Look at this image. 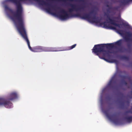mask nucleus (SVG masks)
I'll return each mask as SVG.
<instances>
[{
	"instance_id": "393cba45",
	"label": "nucleus",
	"mask_w": 132,
	"mask_h": 132,
	"mask_svg": "<svg viewBox=\"0 0 132 132\" xmlns=\"http://www.w3.org/2000/svg\"><path fill=\"white\" fill-rule=\"evenodd\" d=\"M80 2H84V0H79Z\"/></svg>"
},
{
	"instance_id": "dca6fc26",
	"label": "nucleus",
	"mask_w": 132,
	"mask_h": 132,
	"mask_svg": "<svg viewBox=\"0 0 132 132\" xmlns=\"http://www.w3.org/2000/svg\"><path fill=\"white\" fill-rule=\"evenodd\" d=\"M121 58L122 59L127 60H129V57L125 56H122L121 57Z\"/></svg>"
},
{
	"instance_id": "cd10ccee",
	"label": "nucleus",
	"mask_w": 132,
	"mask_h": 132,
	"mask_svg": "<svg viewBox=\"0 0 132 132\" xmlns=\"http://www.w3.org/2000/svg\"><path fill=\"white\" fill-rule=\"evenodd\" d=\"M113 18L114 19H116L117 18H118L117 17H114Z\"/></svg>"
},
{
	"instance_id": "9b49d317",
	"label": "nucleus",
	"mask_w": 132,
	"mask_h": 132,
	"mask_svg": "<svg viewBox=\"0 0 132 132\" xmlns=\"http://www.w3.org/2000/svg\"><path fill=\"white\" fill-rule=\"evenodd\" d=\"M132 1V0H118V2L123 5H125Z\"/></svg>"
},
{
	"instance_id": "7c9ffc66",
	"label": "nucleus",
	"mask_w": 132,
	"mask_h": 132,
	"mask_svg": "<svg viewBox=\"0 0 132 132\" xmlns=\"http://www.w3.org/2000/svg\"><path fill=\"white\" fill-rule=\"evenodd\" d=\"M131 113L132 114V112H131Z\"/></svg>"
},
{
	"instance_id": "f3484780",
	"label": "nucleus",
	"mask_w": 132,
	"mask_h": 132,
	"mask_svg": "<svg viewBox=\"0 0 132 132\" xmlns=\"http://www.w3.org/2000/svg\"><path fill=\"white\" fill-rule=\"evenodd\" d=\"M113 9L112 7V6H110L109 8L107 9V12L109 13H110L111 12L110 11V10L111 9Z\"/></svg>"
},
{
	"instance_id": "c756f323",
	"label": "nucleus",
	"mask_w": 132,
	"mask_h": 132,
	"mask_svg": "<svg viewBox=\"0 0 132 132\" xmlns=\"http://www.w3.org/2000/svg\"><path fill=\"white\" fill-rule=\"evenodd\" d=\"M130 98H132V97H130Z\"/></svg>"
},
{
	"instance_id": "39448f33",
	"label": "nucleus",
	"mask_w": 132,
	"mask_h": 132,
	"mask_svg": "<svg viewBox=\"0 0 132 132\" xmlns=\"http://www.w3.org/2000/svg\"><path fill=\"white\" fill-rule=\"evenodd\" d=\"M93 16H95L96 18V19H95V20H97L99 21V22L98 23L94 22V23H99L100 25L101 26L103 25V27L104 28L110 29H111L116 30V28L114 27H113L111 26H109V25H108L105 22H100L101 21V19H100L98 17H96L95 15H94Z\"/></svg>"
},
{
	"instance_id": "a211bd4d",
	"label": "nucleus",
	"mask_w": 132,
	"mask_h": 132,
	"mask_svg": "<svg viewBox=\"0 0 132 132\" xmlns=\"http://www.w3.org/2000/svg\"><path fill=\"white\" fill-rule=\"evenodd\" d=\"M127 46L129 50H130L131 49V45L130 44H128Z\"/></svg>"
},
{
	"instance_id": "bb28decb",
	"label": "nucleus",
	"mask_w": 132,
	"mask_h": 132,
	"mask_svg": "<svg viewBox=\"0 0 132 132\" xmlns=\"http://www.w3.org/2000/svg\"><path fill=\"white\" fill-rule=\"evenodd\" d=\"M110 6L109 5H108V4H107V5H106V6L107 7H109H109Z\"/></svg>"
},
{
	"instance_id": "5701e85b",
	"label": "nucleus",
	"mask_w": 132,
	"mask_h": 132,
	"mask_svg": "<svg viewBox=\"0 0 132 132\" xmlns=\"http://www.w3.org/2000/svg\"><path fill=\"white\" fill-rule=\"evenodd\" d=\"M94 11H92L90 13L91 14H94Z\"/></svg>"
},
{
	"instance_id": "0eeeda50",
	"label": "nucleus",
	"mask_w": 132,
	"mask_h": 132,
	"mask_svg": "<svg viewBox=\"0 0 132 132\" xmlns=\"http://www.w3.org/2000/svg\"><path fill=\"white\" fill-rule=\"evenodd\" d=\"M42 52H54L58 51L57 49L55 47H45L42 46Z\"/></svg>"
},
{
	"instance_id": "2eb2a0df",
	"label": "nucleus",
	"mask_w": 132,
	"mask_h": 132,
	"mask_svg": "<svg viewBox=\"0 0 132 132\" xmlns=\"http://www.w3.org/2000/svg\"><path fill=\"white\" fill-rule=\"evenodd\" d=\"M116 30L117 32L119 34L121 35L123 34V31L122 30L117 29Z\"/></svg>"
},
{
	"instance_id": "7ed1b4c3",
	"label": "nucleus",
	"mask_w": 132,
	"mask_h": 132,
	"mask_svg": "<svg viewBox=\"0 0 132 132\" xmlns=\"http://www.w3.org/2000/svg\"><path fill=\"white\" fill-rule=\"evenodd\" d=\"M19 32L22 37L27 42L29 49L34 52H42V46H37L32 48L30 46V43L28 37V36L25 27V24L17 29Z\"/></svg>"
},
{
	"instance_id": "a878e982",
	"label": "nucleus",
	"mask_w": 132,
	"mask_h": 132,
	"mask_svg": "<svg viewBox=\"0 0 132 132\" xmlns=\"http://www.w3.org/2000/svg\"><path fill=\"white\" fill-rule=\"evenodd\" d=\"M130 112V111H127L126 112V113H128Z\"/></svg>"
},
{
	"instance_id": "423d86ee",
	"label": "nucleus",
	"mask_w": 132,
	"mask_h": 132,
	"mask_svg": "<svg viewBox=\"0 0 132 132\" xmlns=\"http://www.w3.org/2000/svg\"><path fill=\"white\" fill-rule=\"evenodd\" d=\"M105 15L106 16L108 19L106 20L107 21H108V22L109 23L114 26L117 27L119 28H120L121 24L117 23L116 22L117 21L113 19H111L109 16V14L108 13H105Z\"/></svg>"
},
{
	"instance_id": "b1692460",
	"label": "nucleus",
	"mask_w": 132,
	"mask_h": 132,
	"mask_svg": "<svg viewBox=\"0 0 132 132\" xmlns=\"http://www.w3.org/2000/svg\"><path fill=\"white\" fill-rule=\"evenodd\" d=\"M126 102L129 104L130 103V101L129 100H127L126 101Z\"/></svg>"
},
{
	"instance_id": "6e6552de",
	"label": "nucleus",
	"mask_w": 132,
	"mask_h": 132,
	"mask_svg": "<svg viewBox=\"0 0 132 132\" xmlns=\"http://www.w3.org/2000/svg\"><path fill=\"white\" fill-rule=\"evenodd\" d=\"M116 83V81L115 77L113 76L111 79L109 83L108 84V87L111 88H113L114 87V85Z\"/></svg>"
},
{
	"instance_id": "1a4fd4ad",
	"label": "nucleus",
	"mask_w": 132,
	"mask_h": 132,
	"mask_svg": "<svg viewBox=\"0 0 132 132\" xmlns=\"http://www.w3.org/2000/svg\"><path fill=\"white\" fill-rule=\"evenodd\" d=\"M126 34L127 35L128 37H126L125 38V39L126 42L130 41L132 42V39L129 38V37H132V33L129 32H127Z\"/></svg>"
},
{
	"instance_id": "f03ea898",
	"label": "nucleus",
	"mask_w": 132,
	"mask_h": 132,
	"mask_svg": "<svg viewBox=\"0 0 132 132\" xmlns=\"http://www.w3.org/2000/svg\"><path fill=\"white\" fill-rule=\"evenodd\" d=\"M69 5L71 8L69 10V11L70 12L69 13H68L64 10H62L61 11V14H59L56 13H54L53 14L62 20H65L70 18L79 17L83 19H87L92 22H99L98 21L95 20V19H96V17L95 16L91 17L89 14H85L81 15L79 14H74L72 13H71L72 11H77L79 10H84V8L83 7H78L77 5L74 4H70Z\"/></svg>"
},
{
	"instance_id": "ddd939ff",
	"label": "nucleus",
	"mask_w": 132,
	"mask_h": 132,
	"mask_svg": "<svg viewBox=\"0 0 132 132\" xmlns=\"http://www.w3.org/2000/svg\"><path fill=\"white\" fill-rule=\"evenodd\" d=\"M76 44H75L70 46L68 47L67 48V50H70L74 48L76 46Z\"/></svg>"
},
{
	"instance_id": "f257e3e1",
	"label": "nucleus",
	"mask_w": 132,
	"mask_h": 132,
	"mask_svg": "<svg viewBox=\"0 0 132 132\" xmlns=\"http://www.w3.org/2000/svg\"><path fill=\"white\" fill-rule=\"evenodd\" d=\"M92 52L101 59L108 62L110 61L106 58L109 59L111 53L116 54L119 52L124 51L122 47L119 48L115 46L113 43L100 44L95 45L92 49Z\"/></svg>"
},
{
	"instance_id": "20e7f679",
	"label": "nucleus",
	"mask_w": 132,
	"mask_h": 132,
	"mask_svg": "<svg viewBox=\"0 0 132 132\" xmlns=\"http://www.w3.org/2000/svg\"><path fill=\"white\" fill-rule=\"evenodd\" d=\"M17 98L18 95L16 93H11L8 96L7 99L0 98V105L4 106L7 108H10L12 104L10 101L13 100Z\"/></svg>"
},
{
	"instance_id": "aec40b11",
	"label": "nucleus",
	"mask_w": 132,
	"mask_h": 132,
	"mask_svg": "<svg viewBox=\"0 0 132 132\" xmlns=\"http://www.w3.org/2000/svg\"><path fill=\"white\" fill-rule=\"evenodd\" d=\"M127 76H121V78L123 79H125L126 78H127Z\"/></svg>"
},
{
	"instance_id": "412c9836",
	"label": "nucleus",
	"mask_w": 132,
	"mask_h": 132,
	"mask_svg": "<svg viewBox=\"0 0 132 132\" xmlns=\"http://www.w3.org/2000/svg\"><path fill=\"white\" fill-rule=\"evenodd\" d=\"M122 24L125 26H128V24L125 23L123 22Z\"/></svg>"
},
{
	"instance_id": "9d476101",
	"label": "nucleus",
	"mask_w": 132,
	"mask_h": 132,
	"mask_svg": "<svg viewBox=\"0 0 132 132\" xmlns=\"http://www.w3.org/2000/svg\"><path fill=\"white\" fill-rule=\"evenodd\" d=\"M106 116L110 120L112 121L115 123H116L117 122V119L113 118L115 116V115L114 114L112 116H111L108 113H106Z\"/></svg>"
},
{
	"instance_id": "6ab92c4d",
	"label": "nucleus",
	"mask_w": 132,
	"mask_h": 132,
	"mask_svg": "<svg viewBox=\"0 0 132 132\" xmlns=\"http://www.w3.org/2000/svg\"><path fill=\"white\" fill-rule=\"evenodd\" d=\"M122 83L125 85H127V82L125 81H124L122 82Z\"/></svg>"
},
{
	"instance_id": "4be33fe9",
	"label": "nucleus",
	"mask_w": 132,
	"mask_h": 132,
	"mask_svg": "<svg viewBox=\"0 0 132 132\" xmlns=\"http://www.w3.org/2000/svg\"><path fill=\"white\" fill-rule=\"evenodd\" d=\"M127 78L129 81H130L131 80V77L130 76H127Z\"/></svg>"
},
{
	"instance_id": "f8f14e48",
	"label": "nucleus",
	"mask_w": 132,
	"mask_h": 132,
	"mask_svg": "<svg viewBox=\"0 0 132 132\" xmlns=\"http://www.w3.org/2000/svg\"><path fill=\"white\" fill-rule=\"evenodd\" d=\"M125 119L128 122L130 123L132 122V116L126 117Z\"/></svg>"
},
{
	"instance_id": "4468645a",
	"label": "nucleus",
	"mask_w": 132,
	"mask_h": 132,
	"mask_svg": "<svg viewBox=\"0 0 132 132\" xmlns=\"http://www.w3.org/2000/svg\"><path fill=\"white\" fill-rule=\"evenodd\" d=\"M122 41L121 39L118 40L115 43V44L118 46L120 45L122 43Z\"/></svg>"
},
{
	"instance_id": "c85d7f7f",
	"label": "nucleus",
	"mask_w": 132,
	"mask_h": 132,
	"mask_svg": "<svg viewBox=\"0 0 132 132\" xmlns=\"http://www.w3.org/2000/svg\"><path fill=\"white\" fill-rule=\"evenodd\" d=\"M115 9H117V7H116L115 8Z\"/></svg>"
}]
</instances>
